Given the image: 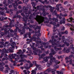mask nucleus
<instances>
[{"instance_id":"nucleus-20","label":"nucleus","mask_w":74,"mask_h":74,"mask_svg":"<svg viewBox=\"0 0 74 74\" xmlns=\"http://www.w3.org/2000/svg\"><path fill=\"white\" fill-rule=\"evenodd\" d=\"M54 48L56 51H59V50H62V48H57L56 46H54Z\"/></svg>"},{"instance_id":"nucleus-26","label":"nucleus","mask_w":74,"mask_h":74,"mask_svg":"<svg viewBox=\"0 0 74 74\" xmlns=\"http://www.w3.org/2000/svg\"><path fill=\"white\" fill-rule=\"evenodd\" d=\"M14 56V54H12L11 55L10 54L8 56L9 58L10 59H12V56Z\"/></svg>"},{"instance_id":"nucleus-58","label":"nucleus","mask_w":74,"mask_h":74,"mask_svg":"<svg viewBox=\"0 0 74 74\" xmlns=\"http://www.w3.org/2000/svg\"><path fill=\"white\" fill-rule=\"evenodd\" d=\"M0 43L1 45H4V42H1Z\"/></svg>"},{"instance_id":"nucleus-23","label":"nucleus","mask_w":74,"mask_h":74,"mask_svg":"<svg viewBox=\"0 0 74 74\" xmlns=\"http://www.w3.org/2000/svg\"><path fill=\"white\" fill-rule=\"evenodd\" d=\"M23 10H25V12H26L28 11V9L27 8H26L25 6H23Z\"/></svg>"},{"instance_id":"nucleus-7","label":"nucleus","mask_w":74,"mask_h":74,"mask_svg":"<svg viewBox=\"0 0 74 74\" xmlns=\"http://www.w3.org/2000/svg\"><path fill=\"white\" fill-rule=\"evenodd\" d=\"M56 42V40L55 39H54V41L51 43L52 47H53L55 45H57V47H58L57 45L59 44V42L57 41Z\"/></svg>"},{"instance_id":"nucleus-36","label":"nucleus","mask_w":74,"mask_h":74,"mask_svg":"<svg viewBox=\"0 0 74 74\" xmlns=\"http://www.w3.org/2000/svg\"><path fill=\"white\" fill-rule=\"evenodd\" d=\"M23 25L21 24H19L18 25V26L19 27H20V28H21V27H22Z\"/></svg>"},{"instance_id":"nucleus-2","label":"nucleus","mask_w":74,"mask_h":74,"mask_svg":"<svg viewBox=\"0 0 74 74\" xmlns=\"http://www.w3.org/2000/svg\"><path fill=\"white\" fill-rule=\"evenodd\" d=\"M35 19L38 22L39 24H40V23H42L44 22V21L40 18V16L38 15H36V17L35 18Z\"/></svg>"},{"instance_id":"nucleus-46","label":"nucleus","mask_w":74,"mask_h":74,"mask_svg":"<svg viewBox=\"0 0 74 74\" xmlns=\"http://www.w3.org/2000/svg\"><path fill=\"white\" fill-rule=\"evenodd\" d=\"M24 36V37L23 38V39H24L25 38H27V36L26 34H25Z\"/></svg>"},{"instance_id":"nucleus-34","label":"nucleus","mask_w":74,"mask_h":74,"mask_svg":"<svg viewBox=\"0 0 74 74\" xmlns=\"http://www.w3.org/2000/svg\"><path fill=\"white\" fill-rule=\"evenodd\" d=\"M0 29H0V32H1V31H3V30H4V28L3 27H0Z\"/></svg>"},{"instance_id":"nucleus-28","label":"nucleus","mask_w":74,"mask_h":74,"mask_svg":"<svg viewBox=\"0 0 74 74\" xmlns=\"http://www.w3.org/2000/svg\"><path fill=\"white\" fill-rule=\"evenodd\" d=\"M21 52H22V50L21 49H19L18 50V52H16L17 54H21Z\"/></svg>"},{"instance_id":"nucleus-44","label":"nucleus","mask_w":74,"mask_h":74,"mask_svg":"<svg viewBox=\"0 0 74 74\" xmlns=\"http://www.w3.org/2000/svg\"><path fill=\"white\" fill-rule=\"evenodd\" d=\"M27 8L30 9V8H31V6H30V5H28L27 6Z\"/></svg>"},{"instance_id":"nucleus-30","label":"nucleus","mask_w":74,"mask_h":74,"mask_svg":"<svg viewBox=\"0 0 74 74\" xmlns=\"http://www.w3.org/2000/svg\"><path fill=\"white\" fill-rule=\"evenodd\" d=\"M52 40H51L49 41V42H51V43H52V42H53V41H54V39H55L54 38V37H52Z\"/></svg>"},{"instance_id":"nucleus-49","label":"nucleus","mask_w":74,"mask_h":74,"mask_svg":"<svg viewBox=\"0 0 74 74\" xmlns=\"http://www.w3.org/2000/svg\"><path fill=\"white\" fill-rule=\"evenodd\" d=\"M0 34L1 35V36H3L4 35V34L3 32H1L0 33Z\"/></svg>"},{"instance_id":"nucleus-27","label":"nucleus","mask_w":74,"mask_h":74,"mask_svg":"<svg viewBox=\"0 0 74 74\" xmlns=\"http://www.w3.org/2000/svg\"><path fill=\"white\" fill-rule=\"evenodd\" d=\"M4 69V67L0 66V71H3Z\"/></svg>"},{"instance_id":"nucleus-39","label":"nucleus","mask_w":74,"mask_h":74,"mask_svg":"<svg viewBox=\"0 0 74 74\" xmlns=\"http://www.w3.org/2000/svg\"><path fill=\"white\" fill-rule=\"evenodd\" d=\"M46 14V12L45 11H44L43 12V14L44 16H46V14Z\"/></svg>"},{"instance_id":"nucleus-40","label":"nucleus","mask_w":74,"mask_h":74,"mask_svg":"<svg viewBox=\"0 0 74 74\" xmlns=\"http://www.w3.org/2000/svg\"><path fill=\"white\" fill-rule=\"evenodd\" d=\"M13 31V33H14V34L16 35V33L17 32V31H18L17 29H15Z\"/></svg>"},{"instance_id":"nucleus-9","label":"nucleus","mask_w":74,"mask_h":74,"mask_svg":"<svg viewBox=\"0 0 74 74\" xmlns=\"http://www.w3.org/2000/svg\"><path fill=\"white\" fill-rule=\"evenodd\" d=\"M66 41L70 44H73V39L70 36L68 37V38L66 39Z\"/></svg>"},{"instance_id":"nucleus-45","label":"nucleus","mask_w":74,"mask_h":74,"mask_svg":"<svg viewBox=\"0 0 74 74\" xmlns=\"http://www.w3.org/2000/svg\"><path fill=\"white\" fill-rule=\"evenodd\" d=\"M4 56V57H7L8 56V55H7V54H6V53H5V54H3V55L2 56Z\"/></svg>"},{"instance_id":"nucleus-12","label":"nucleus","mask_w":74,"mask_h":74,"mask_svg":"<svg viewBox=\"0 0 74 74\" xmlns=\"http://www.w3.org/2000/svg\"><path fill=\"white\" fill-rule=\"evenodd\" d=\"M37 68H36L34 70H32L31 73H32L31 74H36V71H37Z\"/></svg>"},{"instance_id":"nucleus-51","label":"nucleus","mask_w":74,"mask_h":74,"mask_svg":"<svg viewBox=\"0 0 74 74\" xmlns=\"http://www.w3.org/2000/svg\"><path fill=\"white\" fill-rule=\"evenodd\" d=\"M42 67L41 66H40V67L38 68V70H42V68L41 67Z\"/></svg>"},{"instance_id":"nucleus-19","label":"nucleus","mask_w":74,"mask_h":74,"mask_svg":"<svg viewBox=\"0 0 74 74\" xmlns=\"http://www.w3.org/2000/svg\"><path fill=\"white\" fill-rule=\"evenodd\" d=\"M31 4H32V5L33 7V8H34L35 9H36L37 8L35 6H36V3H35V2H33L31 3Z\"/></svg>"},{"instance_id":"nucleus-16","label":"nucleus","mask_w":74,"mask_h":74,"mask_svg":"<svg viewBox=\"0 0 74 74\" xmlns=\"http://www.w3.org/2000/svg\"><path fill=\"white\" fill-rule=\"evenodd\" d=\"M65 46V45L64 44H63V45H60V44L59 43L58 45H57V47H60V48H63Z\"/></svg>"},{"instance_id":"nucleus-57","label":"nucleus","mask_w":74,"mask_h":74,"mask_svg":"<svg viewBox=\"0 0 74 74\" xmlns=\"http://www.w3.org/2000/svg\"><path fill=\"white\" fill-rule=\"evenodd\" d=\"M43 8H48V5H44L43 6Z\"/></svg>"},{"instance_id":"nucleus-42","label":"nucleus","mask_w":74,"mask_h":74,"mask_svg":"<svg viewBox=\"0 0 74 74\" xmlns=\"http://www.w3.org/2000/svg\"><path fill=\"white\" fill-rule=\"evenodd\" d=\"M65 45H66L67 47H69V45H70V44H69V43L67 42L65 43Z\"/></svg>"},{"instance_id":"nucleus-64","label":"nucleus","mask_w":74,"mask_h":74,"mask_svg":"<svg viewBox=\"0 0 74 74\" xmlns=\"http://www.w3.org/2000/svg\"><path fill=\"white\" fill-rule=\"evenodd\" d=\"M29 59H33V56H30L29 57Z\"/></svg>"},{"instance_id":"nucleus-11","label":"nucleus","mask_w":74,"mask_h":74,"mask_svg":"<svg viewBox=\"0 0 74 74\" xmlns=\"http://www.w3.org/2000/svg\"><path fill=\"white\" fill-rule=\"evenodd\" d=\"M51 69H48L47 70L43 72V74H48V73H50L51 72ZM40 74H42V72H41L40 73Z\"/></svg>"},{"instance_id":"nucleus-61","label":"nucleus","mask_w":74,"mask_h":74,"mask_svg":"<svg viewBox=\"0 0 74 74\" xmlns=\"http://www.w3.org/2000/svg\"><path fill=\"white\" fill-rule=\"evenodd\" d=\"M29 16V15H26L25 16V19L26 20H27L28 19V17Z\"/></svg>"},{"instance_id":"nucleus-48","label":"nucleus","mask_w":74,"mask_h":74,"mask_svg":"<svg viewBox=\"0 0 74 74\" xmlns=\"http://www.w3.org/2000/svg\"><path fill=\"white\" fill-rule=\"evenodd\" d=\"M45 56V54L43 53L40 56H41V57H42V58H43V56Z\"/></svg>"},{"instance_id":"nucleus-62","label":"nucleus","mask_w":74,"mask_h":74,"mask_svg":"<svg viewBox=\"0 0 74 74\" xmlns=\"http://www.w3.org/2000/svg\"><path fill=\"white\" fill-rule=\"evenodd\" d=\"M2 18V19H1V20L0 21H4V17L3 16H2L1 17Z\"/></svg>"},{"instance_id":"nucleus-5","label":"nucleus","mask_w":74,"mask_h":74,"mask_svg":"<svg viewBox=\"0 0 74 74\" xmlns=\"http://www.w3.org/2000/svg\"><path fill=\"white\" fill-rule=\"evenodd\" d=\"M24 26H23L22 29V32L20 33L21 34H23V33L25 32V28H26V27H27V24L25 23L24 24Z\"/></svg>"},{"instance_id":"nucleus-38","label":"nucleus","mask_w":74,"mask_h":74,"mask_svg":"<svg viewBox=\"0 0 74 74\" xmlns=\"http://www.w3.org/2000/svg\"><path fill=\"white\" fill-rule=\"evenodd\" d=\"M16 17H17V18H19V19H21V15H18V14H16Z\"/></svg>"},{"instance_id":"nucleus-29","label":"nucleus","mask_w":74,"mask_h":74,"mask_svg":"<svg viewBox=\"0 0 74 74\" xmlns=\"http://www.w3.org/2000/svg\"><path fill=\"white\" fill-rule=\"evenodd\" d=\"M35 26H36V28L38 29H39V30H40V29H41V26L39 27L38 26L37 24L36 25H35Z\"/></svg>"},{"instance_id":"nucleus-1","label":"nucleus","mask_w":74,"mask_h":74,"mask_svg":"<svg viewBox=\"0 0 74 74\" xmlns=\"http://www.w3.org/2000/svg\"><path fill=\"white\" fill-rule=\"evenodd\" d=\"M52 55H53V54L52 53H49L50 56H49L48 57L50 58V61L48 62L47 64V67H49L50 65L52 64V62L55 61L56 60V58H55L53 57Z\"/></svg>"},{"instance_id":"nucleus-13","label":"nucleus","mask_w":74,"mask_h":74,"mask_svg":"<svg viewBox=\"0 0 74 74\" xmlns=\"http://www.w3.org/2000/svg\"><path fill=\"white\" fill-rule=\"evenodd\" d=\"M66 51V53H69V49H67V47H64V49L62 50V51Z\"/></svg>"},{"instance_id":"nucleus-59","label":"nucleus","mask_w":74,"mask_h":74,"mask_svg":"<svg viewBox=\"0 0 74 74\" xmlns=\"http://www.w3.org/2000/svg\"><path fill=\"white\" fill-rule=\"evenodd\" d=\"M33 64H35V65H36L37 64H36V61H33Z\"/></svg>"},{"instance_id":"nucleus-22","label":"nucleus","mask_w":74,"mask_h":74,"mask_svg":"<svg viewBox=\"0 0 74 74\" xmlns=\"http://www.w3.org/2000/svg\"><path fill=\"white\" fill-rule=\"evenodd\" d=\"M27 62V60H23V59H21V60H20L18 62Z\"/></svg>"},{"instance_id":"nucleus-4","label":"nucleus","mask_w":74,"mask_h":74,"mask_svg":"<svg viewBox=\"0 0 74 74\" xmlns=\"http://www.w3.org/2000/svg\"><path fill=\"white\" fill-rule=\"evenodd\" d=\"M52 62H54V63H55L56 64H55L53 67L54 68H55L56 69H59V66L57 65V64H58L59 63H60V62L58 61V60H55L54 61H53L52 62Z\"/></svg>"},{"instance_id":"nucleus-8","label":"nucleus","mask_w":74,"mask_h":74,"mask_svg":"<svg viewBox=\"0 0 74 74\" xmlns=\"http://www.w3.org/2000/svg\"><path fill=\"white\" fill-rule=\"evenodd\" d=\"M8 53V51L6 50V49L5 48H4L2 50V53L1 55V56H0V58H2V57H3V54H4L5 53Z\"/></svg>"},{"instance_id":"nucleus-17","label":"nucleus","mask_w":74,"mask_h":74,"mask_svg":"<svg viewBox=\"0 0 74 74\" xmlns=\"http://www.w3.org/2000/svg\"><path fill=\"white\" fill-rule=\"evenodd\" d=\"M62 5V4H57L56 5V7L57 8H56V10H57L58 11H59V6H61Z\"/></svg>"},{"instance_id":"nucleus-3","label":"nucleus","mask_w":74,"mask_h":74,"mask_svg":"<svg viewBox=\"0 0 74 74\" xmlns=\"http://www.w3.org/2000/svg\"><path fill=\"white\" fill-rule=\"evenodd\" d=\"M34 46L32 45L31 46V48L32 49H33V52H39V53H42V51H40V49H38L37 48H36V47H34Z\"/></svg>"},{"instance_id":"nucleus-15","label":"nucleus","mask_w":74,"mask_h":74,"mask_svg":"<svg viewBox=\"0 0 74 74\" xmlns=\"http://www.w3.org/2000/svg\"><path fill=\"white\" fill-rule=\"evenodd\" d=\"M73 18L72 17H70L68 19H67V21H68V22H74V21H73Z\"/></svg>"},{"instance_id":"nucleus-33","label":"nucleus","mask_w":74,"mask_h":74,"mask_svg":"<svg viewBox=\"0 0 74 74\" xmlns=\"http://www.w3.org/2000/svg\"><path fill=\"white\" fill-rule=\"evenodd\" d=\"M29 0H23V3H27V2L29 1Z\"/></svg>"},{"instance_id":"nucleus-14","label":"nucleus","mask_w":74,"mask_h":74,"mask_svg":"<svg viewBox=\"0 0 74 74\" xmlns=\"http://www.w3.org/2000/svg\"><path fill=\"white\" fill-rule=\"evenodd\" d=\"M27 56L25 55H22V54H20V58L21 59H23V58H27Z\"/></svg>"},{"instance_id":"nucleus-56","label":"nucleus","mask_w":74,"mask_h":74,"mask_svg":"<svg viewBox=\"0 0 74 74\" xmlns=\"http://www.w3.org/2000/svg\"><path fill=\"white\" fill-rule=\"evenodd\" d=\"M32 18V14H31L29 17V19H31Z\"/></svg>"},{"instance_id":"nucleus-24","label":"nucleus","mask_w":74,"mask_h":74,"mask_svg":"<svg viewBox=\"0 0 74 74\" xmlns=\"http://www.w3.org/2000/svg\"><path fill=\"white\" fill-rule=\"evenodd\" d=\"M57 73L58 74H63L64 72L62 71H60V72L59 71H56Z\"/></svg>"},{"instance_id":"nucleus-63","label":"nucleus","mask_w":74,"mask_h":74,"mask_svg":"<svg viewBox=\"0 0 74 74\" xmlns=\"http://www.w3.org/2000/svg\"><path fill=\"white\" fill-rule=\"evenodd\" d=\"M36 66L37 68H38V67H40V66H41V65H37V64H36V65H35Z\"/></svg>"},{"instance_id":"nucleus-52","label":"nucleus","mask_w":74,"mask_h":74,"mask_svg":"<svg viewBox=\"0 0 74 74\" xmlns=\"http://www.w3.org/2000/svg\"><path fill=\"white\" fill-rule=\"evenodd\" d=\"M60 8L61 9V10H62V11H64V8H63V7L62 6L61 7H60Z\"/></svg>"},{"instance_id":"nucleus-54","label":"nucleus","mask_w":74,"mask_h":74,"mask_svg":"<svg viewBox=\"0 0 74 74\" xmlns=\"http://www.w3.org/2000/svg\"><path fill=\"white\" fill-rule=\"evenodd\" d=\"M28 21L29 22H30L31 23H34V21H33L32 20H28Z\"/></svg>"},{"instance_id":"nucleus-21","label":"nucleus","mask_w":74,"mask_h":74,"mask_svg":"<svg viewBox=\"0 0 74 74\" xmlns=\"http://www.w3.org/2000/svg\"><path fill=\"white\" fill-rule=\"evenodd\" d=\"M49 58H50L46 56V57L44 58L43 59L44 60H45V61L46 62H47L48 61V59Z\"/></svg>"},{"instance_id":"nucleus-31","label":"nucleus","mask_w":74,"mask_h":74,"mask_svg":"<svg viewBox=\"0 0 74 74\" xmlns=\"http://www.w3.org/2000/svg\"><path fill=\"white\" fill-rule=\"evenodd\" d=\"M29 12H28V15H29L30 14H31V12H32V9H30L29 10Z\"/></svg>"},{"instance_id":"nucleus-32","label":"nucleus","mask_w":74,"mask_h":74,"mask_svg":"<svg viewBox=\"0 0 74 74\" xmlns=\"http://www.w3.org/2000/svg\"><path fill=\"white\" fill-rule=\"evenodd\" d=\"M51 52L53 55H55L56 53L55 52V51L53 50V49H52Z\"/></svg>"},{"instance_id":"nucleus-53","label":"nucleus","mask_w":74,"mask_h":74,"mask_svg":"<svg viewBox=\"0 0 74 74\" xmlns=\"http://www.w3.org/2000/svg\"><path fill=\"white\" fill-rule=\"evenodd\" d=\"M62 21H62V23H65V18H63Z\"/></svg>"},{"instance_id":"nucleus-37","label":"nucleus","mask_w":74,"mask_h":74,"mask_svg":"<svg viewBox=\"0 0 74 74\" xmlns=\"http://www.w3.org/2000/svg\"><path fill=\"white\" fill-rule=\"evenodd\" d=\"M70 14L69 15V16H71L73 15L72 14H74V12L72 11H71V12H70Z\"/></svg>"},{"instance_id":"nucleus-18","label":"nucleus","mask_w":74,"mask_h":74,"mask_svg":"<svg viewBox=\"0 0 74 74\" xmlns=\"http://www.w3.org/2000/svg\"><path fill=\"white\" fill-rule=\"evenodd\" d=\"M48 69H51V70H50V71H51V73L52 74H55V71H56V69H51V68H49Z\"/></svg>"},{"instance_id":"nucleus-41","label":"nucleus","mask_w":74,"mask_h":74,"mask_svg":"<svg viewBox=\"0 0 74 74\" xmlns=\"http://www.w3.org/2000/svg\"><path fill=\"white\" fill-rule=\"evenodd\" d=\"M6 67H8L6 68L7 70H10V68L8 67V66L7 65H6L5 66Z\"/></svg>"},{"instance_id":"nucleus-43","label":"nucleus","mask_w":74,"mask_h":74,"mask_svg":"<svg viewBox=\"0 0 74 74\" xmlns=\"http://www.w3.org/2000/svg\"><path fill=\"white\" fill-rule=\"evenodd\" d=\"M34 55H37V53H40L39 52H34Z\"/></svg>"},{"instance_id":"nucleus-47","label":"nucleus","mask_w":74,"mask_h":74,"mask_svg":"<svg viewBox=\"0 0 74 74\" xmlns=\"http://www.w3.org/2000/svg\"><path fill=\"white\" fill-rule=\"evenodd\" d=\"M16 45V44H15V42H12V44H10V45Z\"/></svg>"},{"instance_id":"nucleus-6","label":"nucleus","mask_w":74,"mask_h":74,"mask_svg":"<svg viewBox=\"0 0 74 74\" xmlns=\"http://www.w3.org/2000/svg\"><path fill=\"white\" fill-rule=\"evenodd\" d=\"M36 39H37V38L35 37V35H33L32 36V38L30 40V41L27 42V44H30V42L32 41V40H33L34 41H36Z\"/></svg>"},{"instance_id":"nucleus-55","label":"nucleus","mask_w":74,"mask_h":74,"mask_svg":"<svg viewBox=\"0 0 74 74\" xmlns=\"http://www.w3.org/2000/svg\"><path fill=\"white\" fill-rule=\"evenodd\" d=\"M7 3V0H4L3 2V4H5Z\"/></svg>"},{"instance_id":"nucleus-50","label":"nucleus","mask_w":74,"mask_h":74,"mask_svg":"<svg viewBox=\"0 0 74 74\" xmlns=\"http://www.w3.org/2000/svg\"><path fill=\"white\" fill-rule=\"evenodd\" d=\"M72 57H73V55H71L70 56H69V59H70Z\"/></svg>"},{"instance_id":"nucleus-60","label":"nucleus","mask_w":74,"mask_h":74,"mask_svg":"<svg viewBox=\"0 0 74 74\" xmlns=\"http://www.w3.org/2000/svg\"><path fill=\"white\" fill-rule=\"evenodd\" d=\"M49 23V21H45L44 22V23H47V24H48Z\"/></svg>"},{"instance_id":"nucleus-25","label":"nucleus","mask_w":74,"mask_h":74,"mask_svg":"<svg viewBox=\"0 0 74 74\" xmlns=\"http://www.w3.org/2000/svg\"><path fill=\"white\" fill-rule=\"evenodd\" d=\"M53 15H57V12L56 11H54L52 13Z\"/></svg>"},{"instance_id":"nucleus-35","label":"nucleus","mask_w":74,"mask_h":74,"mask_svg":"<svg viewBox=\"0 0 74 74\" xmlns=\"http://www.w3.org/2000/svg\"><path fill=\"white\" fill-rule=\"evenodd\" d=\"M36 27V26L35 25H33V29H34V30H36L37 29V27Z\"/></svg>"},{"instance_id":"nucleus-10","label":"nucleus","mask_w":74,"mask_h":74,"mask_svg":"<svg viewBox=\"0 0 74 74\" xmlns=\"http://www.w3.org/2000/svg\"><path fill=\"white\" fill-rule=\"evenodd\" d=\"M67 26H71V27H70V30L73 31H74V25H73L72 24H70L69 23H67Z\"/></svg>"}]
</instances>
